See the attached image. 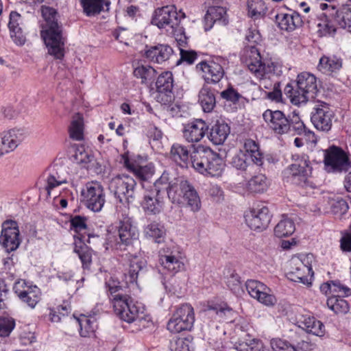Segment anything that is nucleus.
<instances>
[{
	"mask_svg": "<svg viewBox=\"0 0 351 351\" xmlns=\"http://www.w3.org/2000/svg\"><path fill=\"white\" fill-rule=\"evenodd\" d=\"M313 258L312 254H308L304 259L293 260L291 264L293 266L291 270L287 273L289 280L293 282H301L304 285L309 284L308 276L313 275L311 264L309 259Z\"/></svg>",
	"mask_w": 351,
	"mask_h": 351,
	"instance_id": "20",
	"label": "nucleus"
},
{
	"mask_svg": "<svg viewBox=\"0 0 351 351\" xmlns=\"http://www.w3.org/2000/svg\"><path fill=\"white\" fill-rule=\"evenodd\" d=\"M319 152H323L324 169L328 173H341L351 168L349 154L341 147L332 145Z\"/></svg>",
	"mask_w": 351,
	"mask_h": 351,
	"instance_id": "9",
	"label": "nucleus"
},
{
	"mask_svg": "<svg viewBox=\"0 0 351 351\" xmlns=\"http://www.w3.org/2000/svg\"><path fill=\"white\" fill-rule=\"evenodd\" d=\"M124 166L132 172L136 178L141 181H147L151 178L155 172L154 166L152 163L145 165H139L136 162L130 160L128 154L122 155Z\"/></svg>",
	"mask_w": 351,
	"mask_h": 351,
	"instance_id": "30",
	"label": "nucleus"
},
{
	"mask_svg": "<svg viewBox=\"0 0 351 351\" xmlns=\"http://www.w3.org/2000/svg\"><path fill=\"white\" fill-rule=\"evenodd\" d=\"M186 190L182 196V202L186 204V206L190 208L193 212H197L201 208V199L199 194L193 185L192 183L189 182L188 185L184 186Z\"/></svg>",
	"mask_w": 351,
	"mask_h": 351,
	"instance_id": "35",
	"label": "nucleus"
},
{
	"mask_svg": "<svg viewBox=\"0 0 351 351\" xmlns=\"http://www.w3.org/2000/svg\"><path fill=\"white\" fill-rule=\"evenodd\" d=\"M275 21L278 27L285 31L291 32L296 27H300L302 20L300 15L295 12H278L275 15Z\"/></svg>",
	"mask_w": 351,
	"mask_h": 351,
	"instance_id": "28",
	"label": "nucleus"
},
{
	"mask_svg": "<svg viewBox=\"0 0 351 351\" xmlns=\"http://www.w3.org/2000/svg\"><path fill=\"white\" fill-rule=\"evenodd\" d=\"M204 18L205 31L210 30L215 23L223 25L228 23L226 3L223 0H212Z\"/></svg>",
	"mask_w": 351,
	"mask_h": 351,
	"instance_id": "15",
	"label": "nucleus"
},
{
	"mask_svg": "<svg viewBox=\"0 0 351 351\" xmlns=\"http://www.w3.org/2000/svg\"><path fill=\"white\" fill-rule=\"evenodd\" d=\"M73 157L77 163L84 165V167L87 169L93 167L94 163H93V162H95L94 156L84 150L77 149Z\"/></svg>",
	"mask_w": 351,
	"mask_h": 351,
	"instance_id": "52",
	"label": "nucleus"
},
{
	"mask_svg": "<svg viewBox=\"0 0 351 351\" xmlns=\"http://www.w3.org/2000/svg\"><path fill=\"white\" fill-rule=\"evenodd\" d=\"M70 223L71 228L77 233L87 228L86 218L80 215H75L72 217Z\"/></svg>",
	"mask_w": 351,
	"mask_h": 351,
	"instance_id": "62",
	"label": "nucleus"
},
{
	"mask_svg": "<svg viewBox=\"0 0 351 351\" xmlns=\"http://www.w3.org/2000/svg\"><path fill=\"white\" fill-rule=\"evenodd\" d=\"M332 295L348 297L351 295V289L341 283L339 280H331Z\"/></svg>",
	"mask_w": 351,
	"mask_h": 351,
	"instance_id": "58",
	"label": "nucleus"
},
{
	"mask_svg": "<svg viewBox=\"0 0 351 351\" xmlns=\"http://www.w3.org/2000/svg\"><path fill=\"white\" fill-rule=\"evenodd\" d=\"M196 69L204 73L203 77L207 84H217L225 74L221 64L214 61H202L196 65Z\"/></svg>",
	"mask_w": 351,
	"mask_h": 351,
	"instance_id": "26",
	"label": "nucleus"
},
{
	"mask_svg": "<svg viewBox=\"0 0 351 351\" xmlns=\"http://www.w3.org/2000/svg\"><path fill=\"white\" fill-rule=\"evenodd\" d=\"M270 344L274 351H298L289 342L279 338L272 339Z\"/></svg>",
	"mask_w": 351,
	"mask_h": 351,
	"instance_id": "55",
	"label": "nucleus"
},
{
	"mask_svg": "<svg viewBox=\"0 0 351 351\" xmlns=\"http://www.w3.org/2000/svg\"><path fill=\"white\" fill-rule=\"evenodd\" d=\"M135 180L125 174L118 175L113 178L109 183V190L115 198L123 205H128L134 199Z\"/></svg>",
	"mask_w": 351,
	"mask_h": 351,
	"instance_id": "12",
	"label": "nucleus"
},
{
	"mask_svg": "<svg viewBox=\"0 0 351 351\" xmlns=\"http://www.w3.org/2000/svg\"><path fill=\"white\" fill-rule=\"evenodd\" d=\"M204 312L208 316H214L215 319L221 320L228 314H230L232 310L226 303L208 302Z\"/></svg>",
	"mask_w": 351,
	"mask_h": 351,
	"instance_id": "41",
	"label": "nucleus"
},
{
	"mask_svg": "<svg viewBox=\"0 0 351 351\" xmlns=\"http://www.w3.org/2000/svg\"><path fill=\"white\" fill-rule=\"evenodd\" d=\"M41 13L45 24L40 35L48 53L56 59L62 60L64 56L66 38L63 36L62 26L58 21V13L56 9L47 5H42Z\"/></svg>",
	"mask_w": 351,
	"mask_h": 351,
	"instance_id": "1",
	"label": "nucleus"
},
{
	"mask_svg": "<svg viewBox=\"0 0 351 351\" xmlns=\"http://www.w3.org/2000/svg\"><path fill=\"white\" fill-rule=\"evenodd\" d=\"M340 246L343 252H351V226L342 236Z\"/></svg>",
	"mask_w": 351,
	"mask_h": 351,
	"instance_id": "64",
	"label": "nucleus"
},
{
	"mask_svg": "<svg viewBox=\"0 0 351 351\" xmlns=\"http://www.w3.org/2000/svg\"><path fill=\"white\" fill-rule=\"evenodd\" d=\"M324 11L319 16L317 33L320 36L334 35L338 25L351 33V5L337 9L332 4L321 3Z\"/></svg>",
	"mask_w": 351,
	"mask_h": 351,
	"instance_id": "2",
	"label": "nucleus"
},
{
	"mask_svg": "<svg viewBox=\"0 0 351 351\" xmlns=\"http://www.w3.org/2000/svg\"><path fill=\"white\" fill-rule=\"evenodd\" d=\"M343 66V60L335 55L323 56L319 61L317 69L322 73L334 76L337 74Z\"/></svg>",
	"mask_w": 351,
	"mask_h": 351,
	"instance_id": "31",
	"label": "nucleus"
},
{
	"mask_svg": "<svg viewBox=\"0 0 351 351\" xmlns=\"http://www.w3.org/2000/svg\"><path fill=\"white\" fill-rule=\"evenodd\" d=\"M191 154L186 146L176 143L171 147L169 158L181 167L187 168L191 164Z\"/></svg>",
	"mask_w": 351,
	"mask_h": 351,
	"instance_id": "33",
	"label": "nucleus"
},
{
	"mask_svg": "<svg viewBox=\"0 0 351 351\" xmlns=\"http://www.w3.org/2000/svg\"><path fill=\"white\" fill-rule=\"evenodd\" d=\"M246 154L241 152L235 155L231 161L233 167L239 170H245L247 167Z\"/></svg>",
	"mask_w": 351,
	"mask_h": 351,
	"instance_id": "63",
	"label": "nucleus"
},
{
	"mask_svg": "<svg viewBox=\"0 0 351 351\" xmlns=\"http://www.w3.org/2000/svg\"><path fill=\"white\" fill-rule=\"evenodd\" d=\"M333 117L334 112L329 104L318 101L311 112V121L317 130L328 132L332 128Z\"/></svg>",
	"mask_w": 351,
	"mask_h": 351,
	"instance_id": "16",
	"label": "nucleus"
},
{
	"mask_svg": "<svg viewBox=\"0 0 351 351\" xmlns=\"http://www.w3.org/2000/svg\"><path fill=\"white\" fill-rule=\"evenodd\" d=\"M74 252L76 253L84 269H89L92 263L93 250L83 241L82 235L74 236Z\"/></svg>",
	"mask_w": 351,
	"mask_h": 351,
	"instance_id": "32",
	"label": "nucleus"
},
{
	"mask_svg": "<svg viewBox=\"0 0 351 351\" xmlns=\"http://www.w3.org/2000/svg\"><path fill=\"white\" fill-rule=\"evenodd\" d=\"M295 230V223L293 219L282 217V219L274 228V234L279 238L291 236Z\"/></svg>",
	"mask_w": 351,
	"mask_h": 351,
	"instance_id": "44",
	"label": "nucleus"
},
{
	"mask_svg": "<svg viewBox=\"0 0 351 351\" xmlns=\"http://www.w3.org/2000/svg\"><path fill=\"white\" fill-rule=\"evenodd\" d=\"M143 233L147 238H152L160 243L164 241L165 230L162 226L156 221L151 222L144 227Z\"/></svg>",
	"mask_w": 351,
	"mask_h": 351,
	"instance_id": "42",
	"label": "nucleus"
},
{
	"mask_svg": "<svg viewBox=\"0 0 351 351\" xmlns=\"http://www.w3.org/2000/svg\"><path fill=\"white\" fill-rule=\"evenodd\" d=\"M66 182V179L60 176L58 172H56V174L50 173L46 180V186L45 187L47 192V195L50 196L51 191L54 188Z\"/></svg>",
	"mask_w": 351,
	"mask_h": 351,
	"instance_id": "53",
	"label": "nucleus"
},
{
	"mask_svg": "<svg viewBox=\"0 0 351 351\" xmlns=\"http://www.w3.org/2000/svg\"><path fill=\"white\" fill-rule=\"evenodd\" d=\"M173 180H170L169 173L164 171L161 176L154 183L155 193L159 195L163 190H165L167 192V187L173 182Z\"/></svg>",
	"mask_w": 351,
	"mask_h": 351,
	"instance_id": "57",
	"label": "nucleus"
},
{
	"mask_svg": "<svg viewBox=\"0 0 351 351\" xmlns=\"http://www.w3.org/2000/svg\"><path fill=\"white\" fill-rule=\"evenodd\" d=\"M13 291L20 301L34 308L40 300V290L36 285H27L24 280L15 282Z\"/></svg>",
	"mask_w": 351,
	"mask_h": 351,
	"instance_id": "17",
	"label": "nucleus"
},
{
	"mask_svg": "<svg viewBox=\"0 0 351 351\" xmlns=\"http://www.w3.org/2000/svg\"><path fill=\"white\" fill-rule=\"evenodd\" d=\"M245 287L252 298L264 305L273 306L276 304V296L271 293V289L264 283L256 280H247Z\"/></svg>",
	"mask_w": 351,
	"mask_h": 351,
	"instance_id": "18",
	"label": "nucleus"
},
{
	"mask_svg": "<svg viewBox=\"0 0 351 351\" xmlns=\"http://www.w3.org/2000/svg\"><path fill=\"white\" fill-rule=\"evenodd\" d=\"M195 322L193 308L191 304H182L178 306L167 323V329L172 333L190 331Z\"/></svg>",
	"mask_w": 351,
	"mask_h": 351,
	"instance_id": "11",
	"label": "nucleus"
},
{
	"mask_svg": "<svg viewBox=\"0 0 351 351\" xmlns=\"http://www.w3.org/2000/svg\"><path fill=\"white\" fill-rule=\"evenodd\" d=\"M69 136L75 141H81L83 139V119L80 117L74 119L69 126Z\"/></svg>",
	"mask_w": 351,
	"mask_h": 351,
	"instance_id": "50",
	"label": "nucleus"
},
{
	"mask_svg": "<svg viewBox=\"0 0 351 351\" xmlns=\"http://www.w3.org/2000/svg\"><path fill=\"white\" fill-rule=\"evenodd\" d=\"M80 4L85 14L91 16L99 14L103 11L104 5L107 7L106 10H108L110 2L104 0H80Z\"/></svg>",
	"mask_w": 351,
	"mask_h": 351,
	"instance_id": "39",
	"label": "nucleus"
},
{
	"mask_svg": "<svg viewBox=\"0 0 351 351\" xmlns=\"http://www.w3.org/2000/svg\"><path fill=\"white\" fill-rule=\"evenodd\" d=\"M271 215L269 208L265 206L252 208L245 215V221L252 230H262L266 229L271 221Z\"/></svg>",
	"mask_w": 351,
	"mask_h": 351,
	"instance_id": "23",
	"label": "nucleus"
},
{
	"mask_svg": "<svg viewBox=\"0 0 351 351\" xmlns=\"http://www.w3.org/2000/svg\"><path fill=\"white\" fill-rule=\"evenodd\" d=\"M192 167L197 172L212 177L221 176L223 163L219 154L210 148L199 145L191 155Z\"/></svg>",
	"mask_w": 351,
	"mask_h": 351,
	"instance_id": "7",
	"label": "nucleus"
},
{
	"mask_svg": "<svg viewBox=\"0 0 351 351\" xmlns=\"http://www.w3.org/2000/svg\"><path fill=\"white\" fill-rule=\"evenodd\" d=\"M21 243L20 231L16 221L7 219L1 224L0 243L10 253L16 250Z\"/></svg>",
	"mask_w": 351,
	"mask_h": 351,
	"instance_id": "14",
	"label": "nucleus"
},
{
	"mask_svg": "<svg viewBox=\"0 0 351 351\" xmlns=\"http://www.w3.org/2000/svg\"><path fill=\"white\" fill-rule=\"evenodd\" d=\"M208 124L201 119H195L183 125L182 136L189 143L199 142L207 133Z\"/></svg>",
	"mask_w": 351,
	"mask_h": 351,
	"instance_id": "25",
	"label": "nucleus"
},
{
	"mask_svg": "<svg viewBox=\"0 0 351 351\" xmlns=\"http://www.w3.org/2000/svg\"><path fill=\"white\" fill-rule=\"evenodd\" d=\"M154 195L152 194L144 195L143 199L141 202V206L147 215H158L163 208L164 202L162 199L160 197V194L158 195L155 193Z\"/></svg>",
	"mask_w": 351,
	"mask_h": 351,
	"instance_id": "34",
	"label": "nucleus"
},
{
	"mask_svg": "<svg viewBox=\"0 0 351 351\" xmlns=\"http://www.w3.org/2000/svg\"><path fill=\"white\" fill-rule=\"evenodd\" d=\"M171 33L175 37L180 49L186 46L188 37L185 34L183 27H180V25H178L176 28L171 29Z\"/></svg>",
	"mask_w": 351,
	"mask_h": 351,
	"instance_id": "59",
	"label": "nucleus"
},
{
	"mask_svg": "<svg viewBox=\"0 0 351 351\" xmlns=\"http://www.w3.org/2000/svg\"><path fill=\"white\" fill-rule=\"evenodd\" d=\"M173 52L169 45L158 44L154 46L146 45L143 56L149 62L160 64L169 60Z\"/></svg>",
	"mask_w": 351,
	"mask_h": 351,
	"instance_id": "29",
	"label": "nucleus"
},
{
	"mask_svg": "<svg viewBox=\"0 0 351 351\" xmlns=\"http://www.w3.org/2000/svg\"><path fill=\"white\" fill-rule=\"evenodd\" d=\"M243 149L254 164L262 167L264 162L263 154L261 152L259 145L255 141L247 138L244 141Z\"/></svg>",
	"mask_w": 351,
	"mask_h": 351,
	"instance_id": "38",
	"label": "nucleus"
},
{
	"mask_svg": "<svg viewBox=\"0 0 351 351\" xmlns=\"http://www.w3.org/2000/svg\"><path fill=\"white\" fill-rule=\"evenodd\" d=\"M348 209L349 205L348 202L342 198L337 199L331 206L332 213L339 216L346 214Z\"/></svg>",
	"mask_w": 351,
	"mask_h": 351,
	"instance_id": "60",
	"label": "nucleus"
},
{
	"mask_svg": "<svg viewBox=\"0 0 351 351\" xmlns=\"http://www.w3.org/2000/svg\"><path fill=\"white\" fill-rule=\"evenodd\" d=\"M247 16L254 20L265 16L267 10L263 0H247Z\"/></svg>",
	"mask_w": 351,
	"mask_h": 351,
	"instance_id": "45",
	"label": "nucleus"
},
{
	"mask_svg": "<svg viewBox=\"0 0 351 351\" xmlns=\"http://www.w3.org/2000/svg\"><path fill=\"white\" fill-rule=\"evenodd\" d=\"M77 322L80 328V335L81 337H89L94 333L96 328L94 317L81 315L80 317L77 318Z\"/></svg>",
	"mask_w": 351,
	"mask_h": 351,
	"instance_id": "46",
	"label": "nucleus"
},
{
	"mask_svg": "<svg viewBox=\"0 0 351 351\" xmlns=\"http://www.w3.org/2000/svg\"><path fill=\"white\" fill-rule=\"evenodd\" d=\"M112 295L113 306L115 313L119 318L126 322L132 323L138 315L139 307L136 306L131 297V288L117 285L106 283Z\"/></svg>",
	"mask_w": 351,
	"mask_h": 351,
	"instance_id": "5",
	"label": "nucleus"
},
{
	"mask_svg": "<svg viewBox=\"0 0 351 351\" xmlns=\"http://www.w3.org/2000/svg\"><path fill=\"white\" fill-rule=\"evenodd\" d=\"M189 180L184 178H175L171 184L167 187V195L169 199L173 204L182 203V196L186 190L184 186L188 185Z\"/></svg>",
	"mask_w": 351,
	"mask_h": 351,
	"instance_id": "36",
	"label": "nucleus"
},
{
	"mask_svg": "<svg viewBox=\"0 0 351 351\" xmlns=\"http://www.w3.org/2000/svg\"><path fill=\"white\" fill-rule=\"evenodd\" d=\"M312 167L310 161L302 156L295 160V162L290 165L284 171L285 176L292 184L302 188L315 187V184L310 180L312 174Z\"/></svg>",
	"mask_w": 351,
	"mask_h": 351,
	"instance_id": "10",
	"label": "nucleus"
},
{
	"mask_svg": "<svg viewBox=\"0 0 351 351\" xmlns=\"http://www.w3.org/2000/svg\"><path fill=\"white\" fill-rule=\"evenodd\" d=\"M341 296L332 295L327 300L326 304L328 307L335 313L345 314L349 311L348 302Z\"/></svg>",
	"mask_w": 351,
	"mask_h": 351,
	"instance_id": "47",
	"label": "nucleus"
},
{
	"mask_svg": "<svg viewBox=\"0 0 351 351\" xmlns=\"http://www.w3.org/2000/svg\"><path fill=\"white\" fill-rule=\"evenodd\" d=\"M263 117L269 128L277 134H304L314 136L313 132L306 130L299 113L295 110L286 116L282 111L267 109L264 112Z\"/></svg>",
	"mask_w": 351,
	"mask_h": 351,
	"instance_id": "3",
	"label": "nucleus"
},
{
	"mask_svg": "<svg viewBox=\"0 0 351 351\" xmlns=\"http://www.w3.org/2000/svg\"><path fill=\"white\" fill-rule=\"evenodd\" d=\"M221 97L227 101H230L233 104H236L239 102V99L242 98V95L231 85L221 92Z\"/></svg>",
	"mask_w": 351,
	"mask_h": 351,
	"instance_id": "56",
	"label": "nucleus"
},
{
	"mask_svg": "<svg viewBox=\"0 0 351 351\" xmlns=\"http://www.w3.org/2000/svg\"><path fill=\"white\" fill-rule=\"evenodd\" d=\"M180 58L178 61L177 64H179L181 62H186L187 64H192L197 58V54L195 51L185 50L182 48H180Z\"/></svg>",
	"mask_w": 351,
	"mask_h": 351,
	"instance_id": "61",
	"label": "nucleus"
},
{
	"mask_svg": "<svg viewBox=\"0 0 351 351\" xmlns=\"http://www.w3.org/2000/svg\"><path fill=\"white\" fill-rule=\"evenodd\" d=\"M82 202L90 210L100 211L106 202L103 186L98 182H88L81 191Z\"/></svg>",
	"mask_w": 351,
	"mask_h": 351,
	"instance_id": "13",
	"label": "nucleus"
},
{
	"mask_svg": "<svg viewBox=\"0 0 351 351\" xmlns=\"http://www.w3.org/2000/svg\"><path fill=\"white\" fill-rule=\"evenodd\" d=\"M14 327V319L10 317H0V337H8Z\"/></svg>",
	"mask_w": 351,
	"mask_h": 351,
	"instance_id": "54",
	"label": "nucleus"
},
{
	"mask_svg": "<svg viewBox=\"0 0 351 351\" xmlns=\"http://www.w3.org/2000/svg\"><path fill=\"white\" fill-rule=\"evenodd\" d=\"M285 94L294 105L305 104L316 97L318 93L316 77L308 72L298 75L295 81L288 83L284 88Z\"/></svg>",
	"mask_w": 351,
	"mask_h": 351,
	"instance_id": "4",
	"label": "nucleus"
},
{
	"mask_svg": "<svg viewBox=\"0 0 351 351\" xmlns=\"http://www.w3.org/2000/svg\"><path fill=\"white\" fill-rule=\"evenodd\" d=\"M206 132L208 138L214 145H222L230 132V128L224 120L217 119L208 125Z\"/></svg>",
	"mask_w": 351,
	"mask_h": 351,
	"instance_id": "27",
	"label": "nucleus"
},
{
	"mask_svg": "<svg viewBox=\"0 0 351 351\" xmlns=\"http://www.w3.org/2000/svg\"><path fill=\"white\" fill-rule=\"evenodd\" d=\"M304 328L307 332L311 333L317 337H322L325 333V326L320 321L314 317L305 318L303 322Z\"/></svg>",
	"mask_w": 351,
	"mask_h": 351,
	"instance_id": "48",
	"label": "nucleus"
},
{
	"mask_svg": "<svg viewBox=\"0 0 351 351\" xmlns=\"http://www.w3.org/2000/svg\"><path fill=\"white\" fill-rule=\"evenodd\" d=\"M138 239V232L132 223L131 218L128 217L120 219L114 232L108 230L106 243V249L108 248L125 250L133 245Z\"/></svg>",
	"mask_w": 351,
	"mask_h": 351,
	"instance_id": "8",
	"label": "nucleus"
},
{
	"mask_svg": "<svg viewBox=\"0 0 351 351\" xmlns=\"http://www.w3.org/2000/svg\"><path fill=\"white\" fill-rule=\"evenodd\" d=\"M180 20L173 5H167L156 9L152 19V24L160 29L169 27L171 29L180 25Z\"/></svg>",
	"mask_w": 351,
	"mask_h": 351,
	"instance_id": "19",
	"label": "nucleus"
},
{
	"mask_svg": "<svg viewBox=\"0 0 351 351\" xmlns=\"http://www.w3.org/2000/svg\"><path fill=\"white\" fill-rule=\"evenodd\" d=\"M198 102L204 112H210L216 106L215 93L207 86H203L198 95Z\"/></svg>",
	"mask_w": 351,
	"mask_h": 351,
	"instance_id": "37",
	"label": "nucleus"
},
{
	"mask_svg": "<svg viewBox=\"0 0 351 351\" xmlns=\"http://www.w3.org/2000/svg\"><path fill=\"white\" fill-rule=\"evenodd\" d=\"M148 271L146 261L143 258L134 256L129 261V268L124 274L125 287L134 289L137 286V279L145 276Z\"/></svg>",
	"mask_w": 351,
	"mask_h": 351,
	"instance_id": "21",
	"label": "nucleus"
},
{
	"mask_svg": "<svg viewBox=\"0 0 351 351\" xmlns=\"http://www.w3.org/2000/svg\"><path fill=\"white\" fill-rule=\"evenodd\" d=\"M25 138L21 129H12L0 134V156L14 151Z\"/></svg>",
	"mask_w": 351,
	"mask_h": 351,
	"instance_id": "24",
	"label": "nucleus"
},
{
	"mask_svg": "<svg viewBox=\"0 0 351 351\" xmlns=\"http://www.w3.org/2000/svg\"><path fill=\"white\" fill-rule=\"evenodd\" d=\"M269 186V181L265 174L254 176L247 182V190L254 193H263Z\"/></svg>",
	"mask_w": 351,
	"mask_h": 351,
	"instance_id": "40",
	"label": "nucleus"
},
{
	"mask_svg": "<svg viewBox=\"0 0 351 351\" xmlns=\"http://www.w3.org/2000/svg\"><path fill=\"white\" fill-rule=\"evenodd\" d=\"M160 263L165 269L173 274L184 268L183 262L172 254L162 255L160 258Z\"/></svg>",
	"mask_w": 351,
	"mask_h": 351,
	"instance_id": "43",
	"label": "nucleus"
},
{
	"mask_svg": "<svg viewBox=\"0 0 351 351\" xmlns=\"http://www.w3.org/2000/svg\"><path fill=\"white\" fill-rule=\"evenodd\" d=\"M155 85L158 93V100L164 104L171 102L173 98L172 92L173 76L172 72H162L157 77Z\"/></svg>",
	"mask_w": 351,
	"mask_h": 351,
	"instance_id": "22",
	"label": "nucleus"
},
{
	"mask_svg": "<svg viewBox=\"0 0 351 351\" xmlns=\"http://www.w3.org/2000/svg\"><path fill=\"white\" fill-rule=\"evenodd\" d=\"M245 40L253 45L245 47L242 56V61L248 69L258 78H263L265 74L274 70V62H269L266 65L261 60L259 50L254 45L261 40V34L255 29H248Z\"/></svg>",
	"mask_w": 351,
	"mask_h": 351,
	"instance_id": "6",
	"label": "nucleus"
},
{
	"mask_svg": "<svg viewBox=\"0 0 351 351\" xmlns=\"http://www.w3.org/2000/svg\"><path fill=\"white\" fill-rule=\"evenodd\" d=\"M193 337L188 335L184 338H178L171 341L170 349L171 351H191V343Z\"/></svg>",
	"mask_w": 351,
	"mask_h": 351,
	"instance_id": "51",
	"label": "nucleus"
},
{
	"mask_svg": "<svg viewBox=\"0 0 351 351\" xmlns=\"http://www.w3.org/2000/svg\"><path fill=\"white\" fill-rule=\"evenodd\" d=\"M134 75L141 80V84H147L152 82L156 77V71L150 66H138L134 70Z\"/></svg>",
	"mask_w": 351,
	"mask_h": 351,
	"instance_id": "49",
	"label": "nucleus"
}]
</instances>
